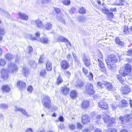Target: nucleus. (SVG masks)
<instances>
[{
    "label": "nucleus",
    "mask_w": 132,
    "mask_h": 132,
    "mask_svg": "<svg viewBox=\"0 0 132 132\" xmlns=\"http://www.w3.org/2000/svg\"><path fill=\"white\" fill-rule=\"evenodd\" d=\"M18 68L15 64L10 63L8 65L7 70L10 73H15L18 70Z\"/></svg>",
    "instance_id": "nucleus-1"
},
{
    "label": "nucleus",
    "mask_w": 132,
    "mask_h": 132,
    "mask_svg": "<svg viewBox=\"0 0 132 132\" xmlns=\"http://www.w3.org/2000/svg\"><path fill=\"white\" fill-rule=\"evenodd\" d=\"M104 121L108 122V126L110 127L115 125V119L114 118H110L109 116H107L106 117L103 118Z\"/></svg>",
    "instance_id": "nucleus-2"
},
{
    "label": "nucleus",
    "mask_w": 132,
    "mask_h": 132,
    "mask_svg": "<svg viewBox=\"0 0 132 132\" xmlns=\"http://www.w3.org/2000/svg\"><path fill=\"white\" fill-rule=\"evenodd\" d=\"M102 11L104 13L106 14L108 20H111L113 18V14L112 12L109 10L107 8L103 7L102 9Z\"/></svg>",
    "instance_id": "nucleus-3"
},
{
    "label": "nucleus",
    "mask_w": 132,
    "mask_h": 132,
    "mask_svg": "<svg viewBox=\"0 0 132 132\" xmlns=\"http://www.w3.org/2000/svg\"><path fill=\"white\" fill-rule=\"evenodd\" d=\"M86 91L89 94H92L94 93L92 84L88 83L86 86Z\"/></svg>",
    "instance_id": "nucleus-4"
},
{
    "label": "nucleus",
    "mask_w": 132,
    "mask_h": 132,
    "mask_svg": "<svg viewBox=\"0 0 132 132\" xmlns=\"http://www.w3.org/2000/svg\"><path fill=\"white\" fill-rule=\"evenodd\" d=\"M131 91V87L128 85L124 86L121 88V92L123 95L127 94L130 93Z\"/></svg>",
    "instance_id": "nucleus-5"
},
{
    "label": "nucleus",
    "mask_w": 132,
    "mask_h": 132,
    "mask_svg": "<svg viewBox=\"0 0 132 132\" xmlns=\"http://www.w3.org/2000/svg\"><path fill=\"white\" fill-rule=\"evenodd\" d=\"M43 102L44 106L47 108H50L51 106V101L48 96H45Z\"/></svg>",
    "instance_id": "nucleus-6"
},
{
    "label": "nucleus",
    "mask_w": 132,
    "mask_h": 132,
    "mask_svg": "<svg viewBox=\"0 0 132 132\" xmlns=\"http://www.w3.org/2000/svg\"><path fill=\"white\" fill-rule=\"evenodd\" d=\"M106 63L107 62L109 63H114L118 61L116 57L114 55H111L109 56L108 59L105 60Z\"/></svg>",
    "instance_id": "nucleus-7"
},
{
    "label": "nucleus",
    "mask_w": 132,
    "mask_h": 132,
    "mask_svg": "<svg viewBox=\"0 0 132 132\" xmlns=\"http://www.w3.org/2000/svg\"><path fill=\"white\" fill-rule=\"evenodd\" d=\"M1 76L5 79H7L9 78L8 71L4 68L2 69L1 70Z\"/></svg>",
    "instance_id": "nucleus-8"
},
{
    "label": "nucleus",
    "mask_w": 132,
    "mask_h": 132,
    "mask_svg": "<svg viewBox=\"0 0 132 132\" xmlns=\"http://www.w3.org/2000/svg\"><path fill=\"white\" fill-rule=\"evenodd\" d=\"M131 115H126L124 116V117L120 116L119 118V119L121 121L122 123H124V121L126 122L129 121L131 118Z\"/></svg>",
    "instance_id": "nucleus-9"
},
{
    "label": "nucleus",
    "mask_w": 132,
    "mask_h": 132,
    "mask_svg": "<svg viewBox=\"0 0 132 132\" xmlns=\"http://www.w3.org/2000/svg\"><path fill=\"white\" fill-rule=\"evenodd\" d=\"M18 16L19 19L24 20H27L28 19V16L22 12H19Z\"/></svg>",
    "instance_id": "nucleus-10"
},
{
    "label": "nucleus",
    "mask_w": 132,
    "mask_h": 132,
    "mask_svg": "<svg viewBox=\"0 0 132 132\" xmlns=\"http://www.w3.org/2000/svg\"><path fill=\"white\" fill-rule=\"evenodd\" d=\"M98 61L99 62V65L100 67V70L104 73H105L106 72V69L103 63L102 62L101 60L98 59Z\"/></svg>",
    "instance_id": "nucleus-11"
},
{
    "label": "nucleus",
    "mask_w": 132,
    "mask_h": 132,
    "mask_svg": "<svg viewBox=\"0 0 132 132\" xmlns=\"http://www.w3.org/2000/svg\"><path fill=\"white\" fill-rule=\"evenodd\" d=\"M61 66L62 69L65 70L68 68L69 67L68 63L65 60L62 61L61 63Z\"/></svg>",
    "instance_id": "nucleus-12"
},
{
    "label": "nucleus",
    "mask_w": 132,
    "mask_h": 132,
    "mask_svg": "<svg viewBox=\"0 0 132 132\" xmlns=\"http://www.w3.org/2000/svg\"><path fill=\"white\" fill-rule=\"evenodd\" d=\"M91 114L93 119L97 120L96 122L98 123L99 122H98V121L100 120V119L101 117V116L100 115H98L95 112H92L91 113Z\"/></svg>",
    "instance_id": "nucleus-13"
},
{
    "label": "nucleus",
    "mask_w": 132,
    "mask_h": 132,
    "mask_svg": "<svg viewBox=\"0 0 132 132\" xmlns=\"http://www.w3.org/2000/svg\"><path fill=\"white\" fill-rule=\"evenodd\" d=\"M119 103V104L118 105L119 107L120 108L126 107L128 105V102L124 99L121 100L120 103Z\"/></svg>",
    "instance_id": "nucleus-14"
},
{
    "label": "nucleus",
    "mask_w": 132,
    "mask_h": 132,
    "mask_svg": "<svg viewBox=\"0 0 132 132\" xmlns=\"http://www.w3.org/2000/svg\"><path fill=\"white\" fill-rule=\"evenodd\" d=\"M90 121V118L87 115H85L82 116V122L83 124H86L89 122Z\"/></svg>",
    "instance_id": "nucleus-15"
},
{
    "label": "nucleus",
    "mask_w": 132,
    "mask_h": 132,
    "mask_svg": "<svg viewBox=\"0 0 132 132\" xmlns=\"http://www.w3.org/2000/svg\"><path fill=\"white\" fill-rule=\"evenodd\" d=\"M35 23L37 25V27L40 28L44 29L43 23L40 20L38 19L35 21Z\"/></svg>",
    "instance_id": "nucleus-16"
},
{
    "label": "nucleus",
    "mask_w": 132,
    "mask_h": 132,
    "mask_svg": "<svg viewBox=\"0 0 132 132\" xmlns=\"http://www.w3.org/2000/svg\"><path fill=\"white\" fill-rule=\"evenodd\" d=\"M98 106L102 109H106L108 108V104L103 101L100 102L98 103Z\"/></svg>",
    "instance_id": "nucleus-17"
},
{
    "label": "nucleus",
    "mask_w": 132,
    "mask_h": 132,
    "mask_svg": "<svg viewBox=\"0 0 132 132\" xmlns=\"http://www.w3.org/2000/svg\"><path fill=\"white\" fill-rule=\"evenodd\" d=\"M107 90L109 91H112L113 90V86L111 83L108 82H105L104 84Z\"/></svg>",
    "instance_id": "nucleus-18"
},
{
    "label": "nucleus",
    "mask_w": 132,
    "mask_h": 132,
    "mask_svg": "<svg viewBox=\"0 0 132 132\" xmlns=\"http://www.w3.org/2000/svg\"><path fill=\"white\" fill-rule=\"evenodd\" d=\"M17 87L20 89H23L26 86V84L22 81H18L17 82Z\"/></svg>",
    "instance_id": "nucleus-19"
},
{
    "label": "nucleus",
    "mask_w": 132,
    "mask_h": 132,
    "mask_svg": "<svg viewBox=\"0 0 132 132\" xmlns=\"http://www.w3.org/2000/svg\"><path fill=\"white\" fill-rule=\"evenodd\" d=\"M69 89L66 86L63 87L62 89L63 94L64 95H67L69 93Z\"/></svg>",
    "instance_id": "nucleus-20"
},
{
    "label": "nucleus",
    "mask_w": 132,
    "mask_h": 132,
    "mask_svg": "<svg viewBox=\"0 0 132 132\" xmlns=\"http://www.w3.org/2000/svg\"><path fill=\"white\" fill-rule=\"evenodd\" d=\"M57 41L58 42H64L68 41V39L63 36H59L57 38Z\"/></svg>",
    "instance_id": "nucleus-21"
},
{
    "label": "nucleus",
    "mask_w": 132,
    "mask_h": 132,
    "mask_svg": "<svg viewBox=\"0 0 132 132\" xmlns=\"http://www.w3.org/2000/svg\"><path fill=\"white\" fill-rule=\"evenodd\" d=\"M129 72L127 71L126 70L124 69H123H123H121L119 71V73L120 74L124 77L127 76L128 75Z\"/></svg>",
    "instance_id": "nucleus-22"
},
{
    "label": "nucleus",
    "mask_w": 132,
    "mask_h": 132,
    "mask_svg": "<svg viewBox=\"0 0 132 132\" xmlns=\"http://www.w3.org/2000/svg\"><path fill=\"white\" fill-rule=\"evenodd\" d=\"M83 60L86 67H88L90 65V61L88 59H87L85 55L83 57Z\"/></svg>",
    "instance_id": "nucleus-23"
},
{
    "label": "nucleus",
    "mask_w": 132,
    "mask_h": 132,
    "mask_svg": "<svg viewBox=\"0 0 132 132\" xmlns=\"http://www.w3.org/2000/svg\"><path fill=\"white\" fill-rule=\"evenodd\" d=\"M107 64L108 67L111 70H114L116 68V65L113 63H109L107 62V63H106Z\"/></svg>",
    "instance_id": "nucleus-24"
},
{
    "label": "nucleus",
    "mask_w": 132,
    "mask_h": 132,
    "mask_svg": "<svg viewBox=\"0 0 132 132\" xmlns=\"http://www.w3.org/2000/svg\"><path fill=\"white\" fill-rule=\"evenodd\" d=\"M46 68L47 70L50 71L52 69V64L49 61H47L46 64Z\"/></svg>",
    "instance_id": "nucleus-25"
},
{
    "label": "nucleus",
    "mask_w": 132,
    "mask_h": 132,
    "mask_svg": "<svg viewBox=\"0 0 132 132\" xmlns=\"http://www.w3.org/2000/svg\"><path fill=\"white\" fill-rule=\"evenodd\" d=\"M22 69V73L24 76H26L29 74V70L26 67H23Z\"/></svg>",
    "instance_id": "nucleus-26"
},
{
    "label": "nucleus",
    "mask_w": 132,
    "mask_h": 132,
    "mask_svg": "<svg viewBox=\"0 0 132 132\" xmlns=\"http://www.w3.org/2000/svg\"><path fill=\"white\" fill-rule=\"evenodd\" d=\"M0 14L3 15L4 16L8 18H10V15L8 12L4 10H1L0 12Z\"/></svg>",
    "instance_id": "nucleus-27"
},
{
    "label": "nucleus",
    "mask_w": 132,
    "mask_h": 132,
    "mask_svg": "<svg viewBox=\"0 0 132 132\" xmlns=\"http://www.w3.org/2000/svg\"><path fill=\"white\" fill-rule=\"evenodd\" d=\"M89 105L88 102L87 101H84L82 102V107L84 109L87 108Z\"/></svg>",
    "instance_id": "nucleus-28"
},
{
    "label": "nucleus",
    "mask_w": 132,
    "mask_h": 132,
    "mask_svg": "<svg viewBox=\"0 0 132 132\" xmlns=\"http://www.w3.org/2000/svg\"><path fill=\"white\" fill-rule=\"evenodd\" d=\"M13 57V55L10 53H7L5 55V58L8 60H11Z\"/></svg>",
    "instance_id": "nucleus-29"
},
{
    "label": "nucleus",
    "mask_w": 132,
    "mask_h": 132,
    "mask_svg": "<svg viewBox=\"0 0 132 132\" xmlns=\"http://www.w3.org/2000/svg\"><path fill=\"white\" fill-rule=\"evenodd\" d=\"M52 27V24L49 22L47 23L44 27V28L47 30H49L51 29Z\"/></svg>",
    "instance_id": "nucleus-30"
},
{
    "label": "nucleus",
    "mask_w": 132,
    "mask_h": 132,
    "mask_svg": "<svg viewBox=\"0 0 132 132\" xmlns=\"http://www.w3.org/2000/svg\"><path fill=\"white\" fill-rule=\"evenodd\" d=\"M10 88L8 85H5L3 86L1 88L3 92H7L9 91Z\"/></svg>",
    "instance_id": "nucleus-31"
},
{
    "label": "nucleus",
    "mask_w": 132,
    "mask_h": 132,
    "mask_svg": "<svg viewBox=\"0 0 132 132\" xmlns=\"http://www.w3.org/2000/svg\"><path fill=\"white\" fill-rule=\"evenodd\" d=\"M39 41H40L42 43L46 44H47L49 41L48 39L46 37L41 38Z\"/></svg>",
    "instance_id": "nucleus-32"
},
{
    "label": "nucleus",
    "mask_w": 132,
    "mask_h": 132,
    "mask_svg": "<svg viewBox=\"0 0 132 132\" xmlns=\"http://www.w3.org/2000/svg\"><path fill=\"white\" fill-rule=\"evenodd\" d=\"M63 81V80L61 77L59 75L57 78L56 81V84L59 85L62 83Z\"/></svg>",
    "instance_id": "nucleus-33"
},
{
    "label": "nucleus",
    "mask_w": 132,
    "mask_h": 132,
    "mask_svg": "<svg viewBox=\"0 0 132 132\" xmlns=\"http://www.w3.org/2000/svg\"><path fill=\"white\" fill-rule=\"evenodd\" d=\"M60 2H62L65 5H68L70 4V1L69 0H59Z\"/></svg>",
    "instance_id": "nucleus-34"
},
{
    "label": "nucleus",
    "mask_w": 132,
    "mask_h": 132,
    "mask_svg": "<svg viewBox=\"0 0 132 132\" xmlns=\"http://www.w3.org/2000/svg\"><path fill=\"white\" fill-rule=\"evenodd\" d=\"M78 19L79 22L83 23L85 21L86 19L84 16H80L78 17Z\"/></svg>",
    "instance_id": "nucleus-35"
},
{
    "label": "nucleus",
    "mask_w": 132,
    "mask_h": 132,
    "mask_svg": "<svg viewBox=\"0 0 132 132\" xmlns=\"http://www.w3.org/2000/svg\"><path fill=\"white\" fill-rule=\"evenodd\" d=\"M124 32L125 34L127 35L130 33V29H128V27L127 26H125L124 27Z\"/></svg>",
    "instance_id": "nucleus-36"
},
{
    "label": "nucleus",
    "mask_w": 132,
    "mask_h": 132,
    "mask_svg": "<svg viewBox=\"0 0 132 132\" xmlns=\"http://www.w3.org/2000/svg\"><path fill=\"white\" fill-rule=\"evenodd\" d=\"M124 69L129 72L131 71V67L129 64H126L125 65Z\"/></svg>",
    "instance_id": "nucleus-37"
},
{
    "label": "nucleus",
    "mask_w": 132,
    "mask_h": 132,
    "mask_svg": "<svg viewBox=\"0 0 132 132\" xmlns=\"http://www.w3.org/2000/svg\"><path fill=\"white\" fill-rule=\"evenodd\" d=\"M78 12L80 13L85 14L86 13V10L84 7H81L79 9Z\"/></svg>",
    "instance_id": "nucleus-38"
},
{
    "label": "nucleus",
    "mask_w": 132,
    "mask_h": 132,
    "mask_svg": "<svg viewBox=\"0 0 132 132\" xmlns=\"http://www.w3.org/2000/svg\"><path fill=\"white\" fill-rule=\"evenodd\" d=\"M70 96L72 98H74L77 96L76 92L74 90L72 91L71 92Z\"/></svg>",
    "instance_id": "nucleus-39"
},
{
    "label": "nucleus",
    "mask_w": 132,
    "mask_h": 132,
    "mask_svg": "<svg viewBox=\"0 0 132 132\" xmlns=\"http://www.w3.org/2000/svg\"><path fill=\"white\" fill-rule=\"evenodd\" d=\"M115 41L116 43L119 45L123 46L124 44L123 43L120 41L119 38H117L115 39Z\"/></svg>",
    "instance_id": "nucleus-40"
},
{
    "label": "nucleus",
    "mask_w": 132,
    "mask_h": 132,
    "mask_svg": "<svg viewBox=\"0 0 132 132\" xmlns=\"http://www.w3.org/2000/svg\"><path fill=\"white\" fill-rule=\"evenodd\" d=\"M63 15L61 16H60L59 15H58L57 17V19L59 21L65 24V21L63 19Z\"/></svg>",
    "instance_id": "nucleus-41"
},
{
    "label": "nucleus",
    "mask_w": 132,
    "mask_h": 132,
    "mask_svg": "<svg viewBox=\"0 0 132 132\" xmlns=\"http://www.w3.org/2000/svg\"><path fill=\"white\" fill-rule=\"evenodd\" d=\"M118 105H119L118 103H115L112 104L111 105L112 108L113 110H115L118 106H119Z\"/></svg>",
    "instance_id": "nucleus-42"
},
{
    "label": "nucleus",
    "mask_w": 132,
    "mask_h": 132,
    "mask_svg": "<svg viewBox=\"0 0 132 132\" xmlns=\"http://www.w3.org/2000/svg\"><path fill=\"white\" fill-rule=\"evenodd\" d=\"M40 33L39 32H37L35 34V37H36V40L37 41H39L40 39Z\"/></svg>",
    "instance_id": "nucleus-43"
},
{
    "label": "nucleus",
    "mask_w": 132,
    "mask_h": 132,
    "mask_svg": "<svg viewBox=\"0 0 132 132\" xmlns=\"http://www.w3.org/2000/svg\"><path fill=\"white\" fill-rule=\"evenodd\" d=\"M125 0H117L116 1V4L118 5H123L124 1Z\"/></svg>",
    "instance_id": "nucleus-44"
},
{
    "label": "nucleus",
    "mask_w": 132,
    "mask_h": 132,
    "mask_svg": "<svg viewBox=\"0 0 132 132\" xmlns=\"http://www.w3.org/2000/svg\"><path fill=\"white\" fill-rule=\"evenodd\" d=\"M6 63V61L4 59H0V65L3 66Z\"/></svg>",
    "instance_id": "nucleus-45"
},
{
    "label": "nucleus",
    "mask_w": 132,
    "mask_h": 132,
    "mask_svg": "<svg viewBox=\"0 0 132 132\" xmlns=\"http://www.w3.org/2000/svg\"><path fill=\"white\" fill-rule=\"evenodd\" d=\"M86 76L90 80H93V75L91 72H89L88 75Z\"/></svg>",
    "instance_id": "nucleus-46"
},
{
    "label": "nucleus",
    "mask_w": 132,
    "mask_h": 132,
    "mask_svg": "<svg viewBox=\"0 0 132 132\" xmlns=\"http://www.w3.org/2000/svg\"><path fill=\"white\" fill-rule=\"evenodd\" d=\"M20 111H21L24 115L27 116H29V115L28 114L27 112L23 109L21 108Z\"/></svg>",
    "instance_id": "nucleus-47"
},
{
    "label": "nucleus",
    "mask_w": 132,
    "mask_h": 132,
    "mask_svg": "<svg viewBox=\"0 0 132 132\" xmlns=\"http://www.w3.org/2000/svg\"><path fill=\"white\" fill-rule=\"evenodd\" d=\"M40 76H45L46 75V72L45 69L42 70L40 73Z\"/></svg>",
    "instance_id": "nucleus-48"
},
{
    "label": "nucleus",
    "mask_w": 132,
    "mask_h": 132,
    "mask_svg": "<svg viewBox=\"0 0 132 132\" xmlns=\"http://www.w3.org/2000/svg\"><path fill=\"white\" fill-rule=\"evenodd\" d=\"M5 29L2 27H0V34L4 35L5 34Z\"/></svg>",
    "instance_id": "nucleus-49"
},
{
    "label": "nucleus",
    "mask_w": 132,
    "mask_h": 132,
    "mask_svg": "<svg viewBox=\"0 0 132 132\" xmlns=\"http://www.w3.org/2000/svg\"><path fill=\"white\" fill-rule=\"evenodd\" d=\"M27 52H28L30 54L31 52L32 51L33 49L31 47L29 46L27 47Z\"/></svg>",
    "instance_id": "nucleus-50"
},
{
    "label": "nucleus",
    "mask_w": 132,
    "mask_h": 132,
    "mask_svg": "<svg viewBox=\"0 0 132 132\" xmlns=\"http://www.w3.org/2000/svg\"><path fill=\"white\" fill-rule=\"evenodd\" d=\"M82 70L84 74L86 76L88 75V70L87 69L84 68H83L82 69Z\"/></svg>",
    "instance_id": "nucleus-51"
},
{
    "label": "nucleus",
    "mask_w": 132,
    "mask_h": 132,
    "mask_svg": "<svg viewBox=\"0 0 132 132\" xmlns=\"http://www.w3.org/2000/svg\"><path fill=\"white\" fill-rule=\"evenodd\" d=\"M127 54L129 56H132V49H130L127 51Z\"/></svg>",
    "instance_id": "nucleus-52"
},
{
    "label": "nucleus",
    "mask_w": 132,
    "mask_h": 132,
    "mask_svg": "<svg viewBox=\"0 0 132 132\" xmlns=\"http://www.w3.org/2000/svg\"><path fill=\"white\" fill-rule=\"evenodd\" d=\"M44 58V56L43 55L41 56L39 59V62L40 63H42L43 62V60Z\"/></svg>",
    "instance_id": "nucleus-53"
},
{
    "label": "nucleus",
    "mask_w": 132,
    "mask_h": 132,
    "mask_svg": "<svg viewBox=\"0 0 132 132\" xmlns=\"http://www.w3.org/2000/svg\"><path fill=\"white\" fill-rule=\"evenodd\" d=\"M51 0H42L41 2L42 4L47 3L50 2Z\"/></svg>",
    "instance_id": "nucleus-54"
},
{
    "label": "nucleus",
    "mask_w": 132,
    "mask_h": 132,
    "mask_svg": "<svg viewBox=\"0 0 132 132\" xmlns=\"http://www.w3.org/2000/svg\"><path fill=\"white\" fill-rule=\"evenodd\" d=\"M97 85L98 86L100 87L101 88H103L104 87L103 84L100 82H97Z\"/></svg>",
    "instance_id": "nucleus-55"
},
{
    "label": "nucleus",
    "mask_w": 132,
    "mask_h": 132,
    "mask_svg": "<svg viewBox=\"0 0 132 132\" xmlns=\"http://www.w3.org/2000/svg\"><path fill=\"white\" fill-rule=\"evenodd\" d=\"M69 127L70 129L72 130H73L75 129V126L72 124L70 125H69Z\"/></svg>",
    "instance_id": "nucleus-56"
},
{
    "label": "nucleus",
    "mask_w": 132,
    "mask_h": 132,
    "mask_svg": "<svg viewBox=\"0 0 132 132\" xmlns=\"http://www.w3.org/2000/svg\"><path fill=\"white\" fill-rule=\"evenodd\" d=\"M30 63L32 67L35 65V62L34 61L32 60L30 61Z\"/></svg>",
    "instance_id": "nucleus-57"
},
{
    "label": "nucleus",
    "mask_w": 132,
    "mask_h": 132,
    "mask_svg": "<svg viewBox=\"0 0 132 132\" xmlns=\"http://www.w3.org/2000/svg\"><path fill=\"white\" fill-rule=\"evenodd\" d=\"M33 90V88L32 86H29L27 88L28 91L30 93Z\"/></svg>",
    "instance_id": "nucleus-58"
},
{
    "label": "nucleus",
    "mask_w": 132,
    "mask_h": 132,
    "mask_svg": "<svg viewBox=\"0 0 132 132\" xmlns=\"http://www.w3.org/2000/svg\"><path fill=\"white\" fill-rule=\"evenodd\" d=\"M29 36L31 40H36V38L35 37L31 35H29Z\"/></svg>",
    "instance_id": "nucleus-59"
},
{
    "label": "nucleus",
    "mask_w": 132,
    "mask_h": 132,
    "mask_svg": "<svg viewBox=\"0 0 132 132\" xmlns=\"http://www.w3.org/2000/svg\"><path fill=\"white\" fill-rule=\"evenodd\" d=\"M7 107V105L5 104H2L1 106V107L3 109L6 108Z\"/></svg>",
    "instance_id": "nucleus-60"
},
{
    "label": "nucleus",
    "mask_w": 132,
    "mask_h": 132,
    "mask_svg": "<svg viewBox=\"0 0 132 132\" xmlns=\"http://www.w3.org/2000/svg\"><path fill=\"white\" fill-rule=\"evenodd\" d=\"M65 75L67 77H69L70 76L71 73L69 71H66L65 72Z\"/></svg>",
    "instance_id": "nucleus-61"
},
{
    "label": "nucleus",
    "mask_w": 132,
    "mask_h": 132,
    "mask_svg": "<svg viewBox=\"0 0 132 132\" xmlns=\"http://www.w3.org/2000/svg\"><path fill=\"white\" fill-rule=\"evenodd\" d=\"M72 55L75 60L76 61H78V60L77 57L76 56V54L74 53H72Z\"/></svg>",
    "instance_id": "nucleus-62"
},
{
    "label": "nucleus",
    "mask_w": 132,
    "mask_h": 132,
    "mask_svg": "<svg viewBox=\"0 0 132 132\" xmlns=\"http://www.w3.org/2000/svg\"><path fill=\"white\" fill-rule=\"evenodd\" d=\"M25 132H34V131L31 128H29L27 129Z\"/></svg>",
    "instance_id": "nucleus-63"
},
{
    "label": "nucleus",
    "mask_w": 132,
    "mask_h": 132,
    "mask_svg": "<svg viewBox=\"0 0 132 132\" xmlns=\"http://www.w3.org/2000/svg\"><path fill=\"white\" fill-rule=\"evenodd\" d=\"M76 11V9L74 7H72L71 9V10L70 11V12L71 13H73Z\"/></svg>",
    "instance_id": "nucleus-64"
}]
</instances>
